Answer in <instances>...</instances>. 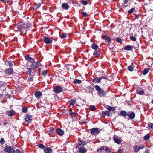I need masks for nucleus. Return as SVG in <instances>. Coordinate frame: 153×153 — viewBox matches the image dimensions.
<instances>
[{
    "label": "nucleus",
    "instance_id": "1",
    "mask_svg": "<svg viewBox=\"0 0 153 153\" xmlns=\"http://www.w3.org/2000/svg\"><path fill=\"white\" fill-rule=\"evenodd\" d=\"M30 25L28 23H23L20 22L18 23L17 25H15V27L18 29L19 31L20 32L21 34H25L27 31L26 29L30 27Z\"/></svg>",
    "mask_w": 153,
    "mask_h": 153
},
{
    "label": "nucleus",
    "instance_id": "2",
    "mask_svg": "<svg viewBox=\"0 0 153 153\" xmlns=\"http://www.w3.org/2000/svg\"><path fill=\"white\" fill-rule=\"evenodd\" d=\"M95 88L97 91V94L100 97H105L106 95V91L98 85H96L95 87Z\"/></svg>",
    "mask_w": 153,
    "mask_h": 153
},
{
    "label": "nucleus",
    "instance_id": "3",
    "mask_svg": "<svg viewBox=\"0 0 153 153\" xmlns=\"http://www.w3.org/2000/svg\"><path fill=\"white\" fill-rule=\"evenodd\" d=\"M4 150L6 153H15L16 152L14 147L9 145L5 146Z\"/></svg>",
    "mask_w": 153,
    "mask_h": 153
},
{
    "label": "nucleus",
    "instance_id": "4",
    "mask_svg": "<svg viewBox=\"0 0 153 153\" xmlns=\"http://www.w3.org/2000/svg\"><path fill=\"white\" fill-rule=\"evenodd\" d=\"M43 40L44 42L47 44H51L53 42V38L44 37Z\"/></svg>",
    "mask_w": 153,
    "mask_h": 153
},
{
    "label": "nucleus",
    "instance_id": "5",
    "mask_svg": "<svg viewBox=\"0 0 153 153\" xmlns=\"http://www.w3.org/2000/svg\"><path fill=\"white\" fill-rule=\"evenodd\" d=\"M90 132L93 135L97 134L100 132V130L99 128H93L90 130Z\"/></svg>",
    "mask_w": 153,
    "mask_h": 153
},
{
    "label": "nucleus",
    "instance_id": "6",
    "mask_svg": "<svg viewBox=\"0 0 153 153\" xmlns=\"http://www.w3.org/2000/svg\"><path fill=\"white\" fill-rule=\"evenodd\" d=\"M53 91L56 93H59L62 92L63 89L61 87L59 86H54L53 88Z\"/></svg>",
    "mask_w": 153,
    "mask_h": 153
},
{
    "label": "nucleus",
    "instance_id": "7",
    "mask_svg": "<svg viewBox=\"0 0 153 153\" xmlns=\"http://www.w3.org/2000/svg\"><path fill=\"white\" fill-rule=\"evenodd\" d=\"M40 65V64L39 62L34 61L30 65V66L33 69H36Z\"/></svg>",
    "mask_w": 153,
    "mask_h": 153
},
{
    "label": "nucleus",
    "instance_id": "8",
    "mask_svg": "<svg viewBox=\"0 0 153 153\" xmlns=\"http://www.w3.org/2000/svg\"><path fill=\"white\" fill-rule=\"evenodd\" d=\"M102 38L104 39L107 44H109L111 42L110 38L107 35H104L102 36Z\"/></svg>",
    "mask_w": 153,
    "mask_h": 153
},
{
    "label": "nucleus",
    "instance_id": "9",
    "mask_svg": "<svg viewBox=\"0 0 153 153\" xmlns=\"http://www.w3.org/2000/svg\"><path fill=\"white\" fill-rule=\"evenodd\" d=\"M127 116L128 117V120L130 119L132 120L134 118L135 116V114L133 112H128Z\"/></svg>",
    "mask_w": 153,
    "mask_h": 153
},
{
    "label": "nucleus",
    "instance_id": "10",
    "mask_svg": "<svg viewBox=\"0 0 153 153\" xmlns=\"http://www.w3.org/2000/svg\"><path fill=\"white\" fill-rule=\"evenodd\" d=\"M32 120V117L30 115H27L25 118V124L26 125V123L27 124H28V123H30Z\"/></svg>",
    "mask_w": 153,
    "mask_h": 153
},
{
    "label": "nucleus",
    "instance_id": "11",
    "mask_svg": "<svg viewBox=\"0 0 153 153\" xmlns=\"http://www.w3.org/2000/svg\"><path fill=\"white\" fill-rule=\"evenodd\" d=\"M87 143L86 141H83L82 140H80L79 141L78 144L76 146V148H79L80 146L85 145Z\"/></svg>",
    "mask_w": 153,
    "mask_h": 153
},
{
    "label": "nucleus",
    "instance_id": "12",
    "mask_svg": "<svg viewBox=\"0 0 153 153\" xmlns=\"http://www.w3.org/2000/svg\"><path fill=\"white\" fill-rule=\"evenodd\" d=\"M5 72L6 74L10 75L12 74L14 71L13 69L11 68L7 69L5 70Z\"/></svg>",
    "mask_w": 153,
    "mask_h": 153
},
{
    "label": "nucleus",
    "instance_id": "13",
    "mask_svg": "<svg viewBox=\"0 0 153 153\" xmlns=\"http://www.w3.org/2000/svg\"><path fill=\"white\" fill-rule=\"evenodd\" d=\"M136 93L140 95H143L144 93L143 90L140 87H138L136 89Z\"/></svg>",
    "mask_w": 153,
    "mask_h": 153
},
{
    "label": "nucleus",
    "instance_id": "14",
    "mask_svg": "<svg viewBox=\"0 0 153 153\" xmlns=\"http://www.w3.org/2000/svg\"><path fill=\"white\" fill-rule=\"evenodd\" d=\"M114 141L117 143L119 144L121 142L122 140L120 139L117 136L114 135L113 137Z\"/></svg>",
    "mask_w": 153,
    "mask_h": 153
},
{
    "label": "nucleus",
    "instance_id": "15",
    "mask_svg": "<svg viewBox=\"0 0 153 153\" xmlns=\"http://www.w3.org/2000/svg\"><path fill=\"white\" fill-rule=\"evenodd\" d=\"M15 113V112L13 109L7 111L6 113V114L8 116L11 117L14 115Z\"/></svg>",
    "mask_w": 153,
    "mask_h": 153
},
{
    "label": "nucleus",
    "instance_id": "16",
    "mask_svg": "<svg viewBox=\"0 0 153 153\" xmlns=\"http://www.w3.org/2000/svg\"><path fill=\"white\" fill-rule=\"evenodd\" d=\"M44 151L45 153H53V151L50 147H46L44 149Z\"/></svg>",
    "mask_w": 153,
    "mask_h": 153
},
{
    "label": "nucleus",
    "instance_id": "17",
    "mask_svg": "<svg viewBox=\"0 0 153 153\" xmlns=\"http://www.w3.org/2000/svg\"><path fill=\"white\" fill-rule=\"evenodd\" d=\"M112 113H110V112L109 111H103L102 113V117H105V116L107 115L108 116H110L112 115Z\"/></svg>",
    "mask_w": 153,
    "mask_h": 153
},
{
    "label": "nucleus",
    "instance_id": "18",
    "mask_svg": "<svg viewBox=\"0 0 153 153\" xmlns=\"http://www.w3.org/2000/svg\"><path fill=\"white\" fill-rule=\"evenodd\" d=\"M119 114V115L123 116L124 117H125L128 115V113H127L125 111L121 110Z\"/></svg>",
    "mask_w": 153,
    "mask_h": 153
},
{
    "label": "nucleus",
    "instance_id": "19",
    "mask_svg": "<svg viewBox=\"0 0 153 153\" xmlns=\"http://www.w3.org/2000/svg\"><path fill=\"white\" fill-rule=\"evenodd\" d=\"M79 149V152L80 153H85L86 151L87 150L85 148V147L83 146L79 147V148H78Z\"/></svg>",
    "mask_w": 153,
    "mask_h": 153
},
{
    "label": "nucleus",
    "instance_id": "20",
    "mask_svg": "<svg viewBox=\"0 0 153 153\" xmlns=\"http://www.w3.org/2000/svg\"><path fill=\"white\" fill-rule=\"evenodd\" d=\"M56 132L58 134L61 136L63 135L64 133L63 131L59 128H57L56 130Z\"/></svg>",
    "mask_w": 153,
    "mask_h": 153
},
{
    "label": "nucleus",
    "instance_id": "21",
    "mask_svg": "<svg viewBox=\"0 0 153 153\" xmlns=\"http://www.w3.org/2000/svg\"><path fill=\"white\" fill-rule=\"evenodd\" d=\"M25 58L26 60L29 61L32 63L34 61L33 59L31 57H30L29 55H28L25 56Z\"/></svg>",
    "mask_w": 153,
    "mask_h": 153
},
{
    "label": "nucleus",
    "instance_id": "22",
    "mask_svg": "<svg viewBox=\"0 0 153 153\" xmlns=\"http://www.w3.org/2000/svg\"><path fill=\"white\" fill-rule=\"evenodd\" d=\"M34 95L35 97L39 99L40 98V97L42 95V93L40 91H37L35 93Z\"/></svg>",
    "mask_w": 153,
    "mask_h": 153
},
{
    "label": "nucleus",
    "instance_id": "23",
    "mask_svg": "<svg viewBox=\"0 0 153 153\" xmlns=\"http://www.w3.org/2000/svg\"><path fill=\"white\" fill-rule=\"evenodd\" d=\"M62 7L63 9L67 10L68 9L69 6L67 3H64L62 4Z\"/></svg>",
    "mask_w": 153,
    "mask_h": 153
},
{
    "label": "nucleus",
    "instance_id": "24",
    "mask_svg": "<svg viewBox=\"0 0 153 153\" xmlns=\"http://www.w3.org/2000/svg\"><path fill=\"white\" fill-rule=\"evenodd\" d=\"M92 82H96L97 83H99L101 82V79L100 78L97 77L94 78L92 80Z\"/></svg>",
    "mask_w": 153,
    "mask_h": 153
},
{
    "label": "nucleus",
    "instance_id": "25",
    "mask_svg": "<svg viewBox=\"0 0 153 153\" xmlns=\"http://www.w3.org/2000/svg\"><path fill=\"white\" fill-rule=\"evenodd\" d=\"M93 55L96 57L99 56L100 55V51L99 50H95L93 53Z\"/></svg>",
    "mask_w": 153,
    "mask_h": 153
},
{
    "label": "nucleus",
    "instance_id": "26",
    "mask_svg": "<svg viewBox=\"0 0 153 153\" xmlns=\"http://www.w3.org/2000/svg\"><path fill=\"white\" fill-rule=\"evenodd\" d=\"M34 7H33L34 10H36L40 7L41 6V3H38V4H36L34 5Z\"/></svg>",
    "mask_w": 153,
    "mask_h": 153
},
{
    "label": "nucleus",
    "instance_id": "27",
    "mask_svg": "<svg viewBox=\"0 0 153 153\" xmlns=\"http://www.w3.org/2000/svg\"><path fill=\"white\" fill-rule=\"evenodd\" d=\"M133 47L132 46L130 45H128L125 47L124 48V49L125 50H130L133 48Z\"/></svg>",
    "mask_w": 153,
    "mask_h": 153
},
{
    "label": "nucleus",
    "instance_id": "28",
    "mask_svg": "<svg viewBox=\"0 0 153 153\" xmlns=\"http://www.w3.org/2000/svg\"><path fill=\"white\" fill-rule=\"evenodd\" d=\"M150 70V68H149L146 69H144L143 71L142 72V73L143 75H146L148 72L149 70Z\"/></svg>",
    "mask_w": 153,
    "mask_h": 153
},
{
    "label": "nucleus",
    "instance_id": "29",
    "mask_svg": "<svg viewBox=\"0 0 153 153\" xmlns=\"http://www.w3.org/2000/svg\"><path fill=\"white\" fill-rule=\"evenodd\" d=\"M91 47L92 49L95 50H97L99 49L98 46L94 43H93L91 45Z\"/></svg>",
    "mask_w": 153,
    "mask_h": 153
},
{
    "label": "nucleus",
    "instance_id": "30",
    "mask_svg": "<svg viewBox=\"0 0 153 153\" xmlns=\"http://www.w3.org/2000/svg\"><path fill=\"white\" fill-rule=\"evenodd\" d=\"M76 100H75L71 99H70L69 102H70V105H73L75 104Z\"/></svg>",
    "mask_w": 153,
    "mask_h": 153
},
{
    "label": "nucleus",
    "instance_id": "31",
    "mask_svg": "<svg viewBox=\"0 0 153 153\" xmlns=\"http://www.w3.org/2000/svg\"><path fill=\"white\" fill-rule=\"evenodd\" d=\"M106 108L107 109H108V110L109 111H114L115 110V108H113L111 106H110L108 105H106Z\"/></svg>",
    "mask_w": 153,
    "mask_h": 153
},
{
    "label": "nucleus",
    "instance_id": "32",
    "mask_svg": "<svg viewBox=\"0 0 153 153\" xmlns=\"http://www.w3.org/2000/svg\"><path fill=\"white\" fill-rule=\"evenodd\" d=\"M32 71V68H27L26 69V71L27 73L30 75H31V72Z\"/></svg>",
    "mask_w": 153,
    "mask_h": 153
},
{
    "label": "nucleus",
    "instance_id": "33",
    "mask_svg": "<svg viewBox=\"0 0 153 153\" xmlns=\"http://www.w3.org/2000/svg\"><path fill=\"white\" fill-rule=\"evenodd\" d=\"M138 147V146L137 145H135L134 146L133 148L134 149V152H137L139 151V149Z\"/></svg>",
    "mask_w": 153,
    "mask_h": 153
},
{
    "label": "nucleus",
    "instance_id": "34",
    "mask_svg": "<svg viewBox=\"0 0 153 153\" xmlns=\"http://www.w3.org/2000/svg\"><path fill=\"white\" fill-rule=\"evenodd\" d=\"M104 150L107 153H109L111 152L110 149L108 147H107L106 146H104Z\"/></svg>",
    "mask_w": 153,
    "mask_h": 153
},
{
    "label": "nucleus",
    "instance_id": "35",
    "mask_svg": "<svg viewBox=\"0 0 153 153\" xmlns=\"http://www.w3.org/2000/svg\"><path fill=\"white\" fill-rule=\"evenodd\" d=\"M67 34L65 33H63L62 34H60V36L61 38L64 39L66 37Z\"/></svg>",
    "mask_w": 153,
    "mask_h": 153
},
{
    "label": "nucleus",
    "instance_id": "36",
    "mask_svg": "<svg viewBox=\"0 0 153 153\" xmlns=\"http://www.w3.org/2000/svg\"><path fill=\"white\" fill-rule=\"evenodd\" d=\"M150 137L149 135L147 134L143 138L145 140H148L149 139Z\"/></svg>",
    "mask_w": 153,
    "mask_h": 153
},
{
    "label": "nucleus",
    "instance_id": "37",
    "mask_svg": "<svg viewBox=\"0 0 153 153\" xmlns=\"http://www.w3.org/2000/svg\"><path fill=\"white\" fill-rule=\"evenodd\" d=\"M104 146H101L100 148L97 149V152L100 153L101 152L102 150H104Z\"/></svg>",
    "mask_w": 153,
    "mask_h": 153
},
{
    "label": "nucleus",
    "instance_id": "38",
    "mask_svg": "<svg viewBox=\"0 0 153 153\" xmlns=\"http://www.w3.org/2000/svg\"><path fill=\"white\" fill-rule=\"evenodd\" d=\"M90 109L91 111H94L96 110V108L94 105H91L90 107Z\"/></svg>",
    "mask_w": 153,
    "mask_h": 153
},
{
    "label": "nucleus",
    "instance_id": "39",
    "mask_svg": "<svg viewBox=\"0 0 153 153\" xmlns=\"http://www.w3.org/2000/svg\"><path fill=\"white\" fill-rule=\"evenodd\" d=\"M81 81L80 80H78L77 79H74V81H73L74 83L75 84H76V83L80 84V83H81Z\"/></svg>",
    "mask_w": 153,
    "mask_h": 153
},
{
    "label": "nucleus",
    "instance_id": "40",
    "mask_svg": "<svg viewBox=\"0 0 153 153\" xmlns=\"http://www.w3.org/2000/svg\"><path fill=\"white\" fill-rule=\"evenodd\" d=\"M37 146L39 147L40 148L42 149H45L44 145L42 144H39L37 145Z\"/></svg>",
    "mask_w": 153,
    "mask_h": 153
},
{
    "label": "nucleus",
    "instance_id": "41",
    "mask_svg": "<svg viewBox=\"0 0 153 153\" xmlns=\"http://www.w3.org/2000/svg\"><path fill=\"white\" fill-rule=\"evenodd\" d=\"M135 10V8H131L129 10L128 12V14H130L132 13Z\"/></svg>",
    "mask_w": 153,
    "mask_h": 153
},
{
    "label": "nucleus",
    "instance_id": "42",
    "mask_svg": "<svg viewBox=\"0 0 153 153\" xmlns=\"http://www.w3.org/2000/svg\"><path fill=\"white\" fill-rule=\"evenodd\" d=\"M6 85V84L4 82H0V87H4Z\"/></svg>",
    "mask_w": 153,
    "mask_h": 153
},
{
    "label": "nucleus",
    "instance_id": "43",
    "mask_svg": "<svg viewBox=\"0 0 153 153\" xmlns=\"http://www.w3.org/2000/svg\"><path fill=\"white\" fill-rule=\"evenodd\" d=\"M48 73V71L46 70H43L42 72V75L45 76Z\"/></svg>",
    "mask_w": 153,
    "mask_h": 153
},
{
    "label": "nucleus",
    "instance_id": "44",
    "mask_svg": "<svg viewBox=\"0 0 153 153\" xmlns=\"http://www.w3.org/2000/svg\"><path fill=\"white\" fill-rule=\"evenodd\" d=\"M134 67L131 66H129L128 67V69L130 71H132L133 70Z\"/></svg>",
    "mask_w": 153,
    "mask_h": 153
},
{
    "label": "nucleus",
    "instance_id": "45",
    "mask_svg": "<svg viewBox=\"0 0 153 153\" xmlns=\"http://www.w3.org/2000/svg\"><path fill=\"white\" fill-rule=\"evenodd\" d=\"M27 108L26 107H25L22 108V112L25 113L27 112Z\"/></svg>",
    "mask_w": 153,
    "mask_h": 153
},
{
    "label": "nucleus",
    "instance_id": "46",
    "mask_svg": "<svg viewBox=\"0 0 153 153\" xmlns=\"http://www.w3.org/2000/svg\"><path fill=\"white\" fill-rule=\"evenodd\" d=\"M116 40L118 42L121 43H122V41L121 38L119 37H117L116 38Z\"/></svg>",
    "mask_w": 153,
    "mask_h": 153
},
{
    "label": "nucleus",
    "instance_id": "47",
    "mask_svg": "<svg viewBox=\"0 0 153 153\" xmlns=\"http://www.w3.org/2000/svg\"><path fill=\"white\" fill-rule=\"evenodd\" d=\"M50 133L52 134L54 131V128L53 127H50L49 129Z\"/></svg>",
    "mask_w": 153,
    "mask_h": 153
},
{
    "label": "nucleus",
    "instance_id": "48",
    "mask_svg": "<svg viewBox=\"0 0 153 153\" xmlns=\"http://www.w3.org/2000/svg\"><path fill=\"white\" fill-rule=\"evenodd\" d=\"M81 13L83 15V16L84 17H86L88 16V15L84 11H82Z\"/></svg>",
    "mask_w": 153,
    "mask_h": 153
},
{
    "label": "nucleus",
    "instance_id": "49",
    "mask_svg": "<svg viewBox=\"0 0 153 153\" xmlns=\"http://www.w3.org/2000/svg\"><path fill=\"white\" fill-rule=\"evenodd\" d=\"M5 142V140L3 138H1L0 141V143L1 145H3Z\"/></svg>",
    "mask_w": 153,
    "mask_h": 153
},
{
    "label": "nucleus",
    "instance_id": "50",
    "mask_svg": "<svg viewBox=\"0 0 153 153\" xmlns=\"http://www.w3.org/2000/svg\"><path fill=\"white\" fill-rule=\"evenodd\" d=\"M81 2L82 4H83L84 5H86L88 4L87 1H84L83 0L81 1Z\"/></svg>",
    "mask_w": 153,
    "mask_h": 153
},
{
    "label": "nucleus",
    "instance_id": "51",
    "mask_svg": "<svg viewBox=\"0 0 153 153\" xmlns=\"http://www.w3.org/2000/svg\"><path fill=\"white\" fill-rule=\"evenodd\" d=\"M76 113L74 112H71L69 113V114L71 117H74L76 115Z\"/></svg>",
    "mask_w": 153,
    "mask_h": 153
},
{
    "label": "nucleus",
    "instance_id": "52",
    "mask_svg": "<svg viewBox=\"0 0 153 153\" xmlns=\"http://www.w3.org/2000/svg\"><path fill=\"white\" fill-rule=\"evenodd\" d=\"M130 39L132 41H135L136 40V39L134 36H131L130 37Z\"/></svg>",
    "mask_w": 153,
    "mask_h": 153
},
{
    "label": "nucleus",
    "instance_id": "53",
    "mask_svg": "<svg viewBox=\"0 0 153 153\" xmlns=\"http://www.w3.org/2000/svg\"><path fill=\"white\" fill-rule=\"evenodd\" d=\"M14 62L13 61L10 62V61L8 62V65L10 66H12L13 65V63H14Z\"/></svg>",
    "mask_w": 153,
    "mask_h": 153
},
{
    "label": "nucleus",
    "instance_id": "54",
    "mask_svg": "<svg viewBox=\"0 0 153 153\" xmlns=\"http://www.w3.org/2000/svg\"><path fill=\"white\" fill-rule=\"evenodd\" d=\"M100 79L101 80L102 79L108 80L106 77L105 76H102L101 77H100Z\"/></svg>",
    "mask_w": 153,
    "mask_h": 153
},
{
    "label": "nucleus",
    "instance_id": "55",
    "mask_svg": "<svg viewBox=\"0 0 153 153\" xmlns=\"http://www.w3.org/2000/svg\"><path fill=\"white\" fill-rule=\"evenodd\" d=\"M148 126L151 128L152 129H153V123H150L148 125Z\"/></svg>",
    "mask_w": 153,
    "mask_h": 153
},
{
    "label": "nucleus",
    "instance_id": "56",
    "mask_svg": "<svg viewBox=\"0 0 153 153\" xmlns=\"http://www.w3.org/2000/svg\"><path fill=\"white\" fill-rule=\"evenodd\" d=\"M16 152H17V153H23L22 152L19 150L18 149H16V150H15Z\"/></svg>",
    "mask_w": 153,
    "mask_h": 153
},
{
    "label": "nucleus",
    "instance_id": "57",
    "mask_svg": "<svg viewBox=\"0 0 153 153\" xmlns=\"http://www.w3.org/2000/svg\"><path fill=\"white\" fill-rule=\"evenodd\" d=\"M144 146V145H141L140 146H138V148H139V150L143 148Z\"/></svg>",
    "mask_w": 153,
    "mask_h": 153
},
{
    "label": "nucleus",
    "instance_id": "58",
    "mask_svg": "<svg viewBox=\"0 0 153 153\" xmlns=\"http://www.w3.org/2000/svg\"><path fill=\"white\" fill-rule=\"evenodd\" d=\"M2 3H4L5 4L7 2V0H0Z\"/></svg>",
    "mask_w": 153,
    "mask_h": 153
},
{
    "label": "nucleus",
    "instance_id": "59",
    "mask_svg": "<svg viewBox=\"0 0 153 153\" xmlns=\"http://www.w3.org/2000/svg\"><path fill=\"white\" fill-rule=\"evenodd\" d=\"M4 125H5L8 124V122L6 120H5L4 121Z\"/></svg>",
    "mask_w": 153,
    "mask_h": 153
},
{
    "label": "nucleus",
    "instance_id": "60",
    "mask_svg": "<svg viewBox=\"0 0 153 153\" xmlns=\"http://www.w3.org/2000/svg\"><path fill=\"white\" fill-rule=\"evenodd\" d=\"M124 4H127L128 2V0H123Z\"/></svg>",
    "mask_w": 153,
    "mask_h": 153
},
{
    "label": "nucleus",
    "instance_id": "61",
    "mask_svg": "<svg viewBox=\"0 0 153 153\" xmlns=\"http://www.w3.org/2000/svg\"><path fill=\"white\" fill-rule=\"evenodd\" d=\"M118 153H122V150L121 149H119L117 151Z\"/></svg>",
    "mask_w": 153,
    "mask_h": 153
},
{
    "label": "nucleus",
    "instance_id": "62",
    "mask_svg": "<svg viewBox=\"0 0 153 153\" xmlns=\"http://www.w3.org/2000/svg\"><path fill=\"white\" fill-rule=\"evenodd\" d=\"M139 15H136V16L135 17V19H138L139 18Z\"/></svg>",
    "mask_w": 153,
    "mask_h": 153
},
{
    "label": "nucleus",
    "instance_id": "63",
    "mask_svg": "<svg viewBox=\"0 0 153 153\" xmlns=\"http://www.w3.org/2000/svg\"><path fill=\"white\" fill-rule=\"evenodd\" d=\"M47 133L50 136H51V133H50L49 131V130L47 131Z\"/></svg>",
    "mask_w": 153,
    "mask_h": 153
},
{
    "label": "nucleus",
    "instance_id": "64",
    "mask_svg": "<svg viewBox=\"0 0 153 153\" xmlns=\"http://www.w3.org/2000/svg\"><path fill=\"white\" fill-rule=\"evenodd\" d=\"M94 89V88L93 87H90L89 88V89L90 90H93Z\"/></svg>",
    "mask_w": 153,
    "mask_h": 153
}]
</instances>
